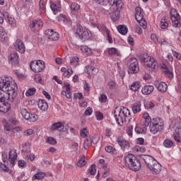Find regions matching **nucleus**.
I'll return each mask as SVG.
<instances>
[{
    "mask_svg": "<svg viewBox=\"0 0 181 181\" xmlns=\"http://www.w3.org/2000/svg\"><path fill=\"white\" fill-rule=\"evenodd\" d=\"M139 82L138 81H136V82H134L131 87H130V90H132V91H138V90L139 89Z\"/></svg>",
    "mask_w": 181,
    "mask_h": 181,
    "instance_id": "nucleus-50",
    "label": "nucleus"
},
{
    "mask_svg": "<svg viewBox=\"0 0 181 181\" xmlns=\"http://www.w3.org/2000/svg\"><path fill=\"white\" fill-rule=\"evenodd\" d=\"M79 62L80 59L77 57H74L70 59V64L71 66H74V67H77V66H78Z\"/></svg>",
    "mask_w": 181,
    "mask_h": 181,
    "instance_id": "nucleus-41",
    "label": "nucleus"
},
{
    "mask_svg": "<svg viewBox=\"0 0 181 181\" xmlns=\"http://www.w3.org/2000/svg\"><path fill=\"white\" fill-rule=\"evenodd\" d=\"M95 117L97 121H103L104 119V115L101 112H96Z\"/></svg>",
    "mask_w": 181,
    "mask_h": 181,
    "instance_id": "nucleus-57",
    "label": "nucleus"
},
{
    "mask_svg": "<svg viewBox=\"0 0 181 181\" xmlns=\"http://www.w3.org/2000/svg\"><path fill=\"white\" fill-rule=\"evenodd\" d=\"M39 117L37 116V115L35 114V113H30L27 121H29L30 122H36V121H37Z\"/></svg>",
    "mask_w": 181,
    "mask_h": 181,
    "instance_id": "nucleus-38",
    "label": "nucleus"
},
{
    "mask_svg": "<svg viewBox=\"0 0 181 181\" xmlns=\"http://www.w3.org/2000/svg\"><path fill=\"white\" fill-rule=\"evenodd\" d=\"M162 69L163 70V73L166 77L170 78V80H172L173 78V71H170L169 68L168 67L167 64H163L162 65Z\"/></svg>",
    "mask_w": 181,
    "mask_h": 181,
    "instance_id": "nucleus-22",
    "label": "nucleus"
},
{
    "mask_svg": "<svg viewBox=\"0 0 181 181\" xmlns=\"http://www.w3.org/2000/svg\"><path fill=\"white\" fill-rule=\"evenodd\" d=\"M141 102L135 103L132 107L133 114H139V112H141Z\"/></svg>",
    "mask_w": 181,
    "mask_h": 181,
    "instance_id": "nucleus-33",
    "label": "nucleus"
},
{
    "mask_svg": "<svg viewBox=\"0 0 181 181\" xmlns=\"http://www.w3.org/2000/svg\"><path fill=\"white\" fill-rule=\"evenodd\" d=\"M105 151H106L107 153H111L112 155H115V153H117V149L115 147H112V146H107L105 148Z\"/></svg>",
    "mask_w": 181,
    "mask_h": 181,
    "instance_id": "nucleus-40",
    "label": "nucleus"
},
{
    "mask_svg": "<svg viewBox=\"0 0 181 181\" xmlns=\"http://www.w3.org/2000/svg\"><path fill=\"white\" fill-rule=\"evenodd\" d=\"M173 54L174 57H175L177 60H181V54L180 52H177L173 49H172Z\"/></svg>",
    "mask_w": 181,
    "mask_h": 181,
    "instance_id": "nucleus-61",
    "label": "nucleus"
},
{
    "mask_svg": "<svg viewBox=\"0 0 181 181\" xmlns=\"http://www.w3.org/2000/svg\"><path fill=\"white\" fill-rule=\"evenodd\" d=\"M64 87L66 88V91L67 92L66 98H71V88L69 83H65Z\"/></svg>",
    "mask_w": 181,
    "mask_h": 181,
    "instance_id": "nucleus-44",
    "label": "nucleus"
},
{
    "mask_svg": "<svg viewBox=\"0 0 181 181\" xmlns=\"http://www.w3.org/2000/svg\"><path fill=\"white\" fill-rule=\"evenodd\" d=\"M126 132L130 138H132L133 136V133H134V126H129L127 128Z\"/></svg>",
    "mask_w": 181,
    "mask_h": 181,
    "instance_id": "nucleus-51",
    "label": "nucleus"
},
{
    "mask_svg": "<svg viewBox=\"0 0 181 181\" xmlns=\"http://www.w3.org/2000/svg\"><path fill=\"white\" fill-rule=\"evenodd\" d=\"M8 63H10V64L12 66H16L19 64V55H18V53H11L8 56Z\"/></svg>",
    "mask_w": 181,
    "mask_h": 181,
    "instance_id": "nucleus-18",
    "label": "nucleus"
},
{
    "mask_svg": "<svg viewBox=\"0 0 181 181\" xmlns=\"http://www.w3.org/2000/svg\"><path fill=\"white\" fill-rule=\"evenodd\" d=\"M9 25H11V26L15 27L16 26V21H15V18L10 17L8 18Z\"/></svg>",
    "mask_w": 181,
    "mask_h": 181,
    "instance_id": "nucleus-63",
    "label": "nucleus"
},
{
    "mask_svg": "<svg viewBox=\"0 0 181 181\" xmlns=\"http://www.w3.org/2000/svg\"><path fill=\"white\" fill-rule=\"evenodd\" d=\"M33 129H28L26 131L23 132V135H25V136H30V135H33Z\"/></svg>",
    "mask_w": 181,
    "mask_h": 181,
    "instance_id": "nucleus-62",
    "label": "nucleus"
},
{
    "mask_svg": "<svg viewBox=\"0 0 181 181\" xmlns=\"http://www.w3.org/2000/svg\"><path fill=\"white\" fill-rule=\"evenodd\" d=\"M0 170H2L3 172L8 173L9 172V167L7 166L5 163H0Z\"/></svg>",
    "mask_w": 181,
    "mask_h": 181,
    "instance_id": "nucleus-54",
    "label": "nucleus"
},
{
    "mask_svg": "<svg viewBox=\"0 0 181 181\" xmlns=\"http://www.w3.org/2000/svg\"><path fill=\"white\" fill-rule=\"evenodd\" d=\"M16 160H18V153L16 150L11 149L8 153V162H9L10 165L13 168L15 165H16Z\"/></svg>",
    "mask_w": 181,
    "mask_h": 181,
    "instance_id": "nucleus-12",
    "label": "nucleus"
},
{
    "mask_svg": "<svg viewBox=\"0 0 181 181\" xmlns=\"http://www.w3.org/2000/svg\"><path fill=\"white\" fill-rule=\"evenodd\" d=\"M61 71L63 73L62 76L64 77V78H70L73 74V69H66L65 67H62L61 68Z\"/></svg>",
    "mask_w": 181,
    "mask_h": 181,
    "instance_id": "nucleus-25",
    "label": "nucleus"
},
{
    "mask_svg": "<svg viewBox=\"0 0 181 181\" xmlns=\"http://www.w3.org/2000/svg\"><path fill=\"white\" fill-rule=\"evenodd\" d=\"M134 132L136 134H146V127H141L139 126H136L134 128Z\"/></svg>",
    "mask_w": 181,
    "mask_h": 181,
    "instance_id": "nucleus-39",
    "label": "nucleus"
},
{
    "mask_svg": "<svg viewBox=\"0 0 181 181\" xmlns=\"http://www.w3.org/2000/svg\"><path fill=\"white\" fill-rule=\"evenodd\" d=\"M116 141L117 142L118 145L120 146L121 149H129V141H127L124 139H122L121 137H118L116 140Z\"/></svg>",
    "mask_w": 181,
    "mask_h": 181,
    "instance_id": "nucleus-19",
    "label": "nucleus"
},
{
    "mask_svg": "<svg viewBox=\"0 0 181 181\" xmlns=\"http://www.w3.org/2000/svg\"><path fill=\"white\" fill-rule=\"evenodd\" d=\"M81 138H87L88 136V134H90V132L88 131V129L83 128L80 132Z\"/></svg>",
    "mask_w": 181,
    "mask_h": 181,
    "instance_id": "nucleus-47",
    "label": "nucleus"
},
{
    "mask_svg": "<svg viewBox=\"0 0 181 181\" xmlns=\"http://www.w3.org/2000/svg\"><path fill=\"white\" fill-rule=\"evenodd\" d=\"M18 86L12 78H0V112L6 114L11 110V103L16 98Z\"/></svg>",
    "mask_w": 181,
    "mask_h": 181,
    "instance_id": "nucleus-1",
    "label": "nucleus"
},
{
    "mask_svg": "<svg viewBox=\"0 0 181 181\" xmlns=\"http://www.w3.org/2000/svg\"><path fill=\"white\" fill-rule=\"evenodd\" d=\"M86 163H87V162L86 161V157L83 156L78 161L77 166H78L79 168H81L84 166Z\"/></svg>",
    "mask_w": 181,
    "mask_h": 181,
    "instance_id": "nucleus-55",
    "label": "nucleus"
},
{
    "mask_svg": "<svg viewBox=\"0 0 181 181\" xmlns=\"http://www.w3.org/2000/svg\"><path fill=\"white\" fill-rule=\"evenodd\" d=\"M94 28H97L100 32H101L104 35H105L108 32H110L109 29L107 28L104 24H97L95 23H92Z\"/></svg>",
    "mask_w": 181,
    "mask_h": 181,
    "instance_id": "nucleus-21",
    "label": "nucleus"
},
{
    "mask_svg": "<svg viewBox=\"0 0 181 181\" xmlns=\"http://www.w3.org/2000/svg\"><path fill=\"white\" fill-rule=\"evenodd\" d=\"M14 47L17 52L19 53H25L26 48L25 47V44L22 42L21 39H18L16 41Z\"/></svg>",
    "mask_w": 181,
    "mask_h": 181,
    "instance_id": "nucleus-20",
    "label": "nucleus"
},
{
    "mask_svg": "<svg viewBox=\"0 0 181 181\" xmlns=\"http://www.w3.org/2000/svg\"><path fill=\"white\" fill-rule=\"evenodd\" d=\"M117 30L120 35H127V33H128V28H127L125 25H119L117 27Z\"/></svg>",
    "mask_w": 181,
    "mask_h": 181,
    "instance_id": "nucleus-36",
    "label": "nucleus"
},
{
    "mask_svg": "<svg viewBox=\"0 0 181 181\" xmlns=\"http://www.w3.org/2000/svg\"><path fill=\"white\" fill-rule=\"evenodd\" d=\"M95 172H97V165H95V164H92L88 169V173L93 175H95Z\"/></svg>",
    "mask_w": 181,
    "mask_h": 181,
    "instance_id": "nucleus-43",
    "label": "nucleus"
},
{
    "mask_svg": "<svg viewBox=\"0 0 181 181\" xmlns=\"http://www.w3.org/2000/svg\"><path fill=\"white\" fill-rule=\"evenodd\" d=\"M47 143L49 144V145H56L57 144V141L54 137L49 136L47 139Z\"/></svg>",
    "mask_w": 181,
    "mask_h": 181,
    "instance_id": "nucleus-53",
    "label": "nucleus"
},
{
    "mask_svg": "<svg viewBox=\"0 0 181 181\" xmlns=\"http://www.w3.org/2000/svg\"><path fill=\"white\" fill-rule=\"evenodd\" d=\"M91 144H93V139H86L83 143L84 149H88L91 146Z\"/></svg>",
    "mask_w": 181,
    "mask_h": 181,
    "instance_id": "nucleus-46",
    "label": "nucleus"
},
{
    "mask_svg": "<svg viewBox=\"0 0 181 181\" xmlns=\"http://www.w3.org/2000/svg\"><path fill=\"white\" fill-rule=\"evenodd\" d=\"M140 160L141 162H144L148 168L151 165H153V163L156 161V159L149 155H141Z\"/></svg>",
    "mask_w": 181,
    "mask_h": 181,
    "instance_id": "nucleus-11",
    "label": "nucleus"
},
{
    "mask_svg": "<svg viewBox=\"0 0 181 181\" xmlns=\"http://www.w3.org/2000/svg\"><path fill=\"white\" fill-rule=\"evenodd\" d=\"M75 33L81 40H88L91 36L88 29L83 28V26L79 24L76 25Z\"/></svg>",
    "mask_w": 181,
    "mask_h": 181,
    "instance_id": "nucleus-6",
    "label": "nucleus"
},
{
    "mask_svg": "<svg viewBox=\"0 0 181 181\" xmlns=\"http://www.w3.org/2000/svg\"><path fill=\"white\" fill-rule=\"evenodd\" d=\"M134 151H136V152H145L146 151V148L144 146H134Z\"/></svg>",
    "mask_w": 181,
    "mask_h": 181,
    "instance_id": "nucleus-60",
    "label": "nucleus"
},
{
    "mask_svg": "<svg viewBox=\"0 0 181 181\" xmlns=\"http://www.w3.org/2000/svg\"><path fill=\"white\" fill-rule=\"evenodd\" d=\"M120 16H121V11L113 10L110 16V18L112 22H117V21L119 20Z\"/></svg>",
    "mask_w": 181,
    "mask_h": 181,
    "instance_id": "nucleus-29",
    "label": "nucleus"
},
{
    "mask_svg": "<svg viewBox=\"0 0 181 181\" xmlns=\"http://www.w3.org/2000/svg\"><path fill=\"white\" fill-rule=\"evenodd\" d=\"M154 86L160 93H166L168 91V84L165 82L155 81Z\"/></svg>",
    "mask_w": 181,
    "mask_h": 181,
    "instance_id": "nucleus-17",
    "label": "nucleus"
},
{
    "mask_svg": "<svg viewBox=\"0 0 181 181\" xmlns=\"http://www.w3.org/2000/svg\"><path fill=\"white\" fill-rule=\"evenodd\" d=\"M108 98L106 96L105 94H102L99 98L100 103H106Z\"/></svg>",
    "mask_w": 181,
    "mask_h": 181,
    "instance_id": "nucleus-64",
    "label": "nucleus"
},
{
    "mask_svg": "<svg viewBox=\"0 0 181 181\" xmlns=\"http://www.w3.org/2000/svg\"><path fill=\"white\" fill-rule=\"evenodd\" d=\"M80 50L86 56H91L93 54V49L86 45L80 46Z\"/></svg>",
    "mask_w": 181,
    "mask_h": 181,
    "instance_id": "nucleus-27",
    "label": "nucleus"
},
{
    "mask_svg": "<svg viewBox=\"0 0 181 181\" xmlns=\"http://www.w3.org/2000/svg\"><path fill=\"white\" fill-rule=\"evenodd\" d=\"M108 2L114 11H122L124 8V2L122 0H109Z\"/></svg>",
    "mask_w": 181,
    "mask_h": 181,
    "instance_id": "nucleus-13",
    "label": "nucleus"
},
{
    "mask_svg": "<svg viewBox=\"0 0 181 181\" xmlns=\"http://www.w3.org/2000/svg\"><path fill=\"white\" fill-rule=\"evenodd\" d=\"M46 177V173L38 172L33 176V180H42Z\"/></svg>",
    "mask_w": 181,
    "mask_h": 181,
    "instance_id": "nucleus-32",
    "label": "nucleus"
},
{
    "mask_svg": "<svg viewBox=\"0 0 181 181\" xmlns=\"http://www.w3.org/2000/svg\"><path fill=\"white\" fill-rule=\"evenodd\" d=\"M93 114V108L90 107H88L85 110L84 115H86V117H90Z\"/></svg>",
    "mask_w": 181,
    "mask_h": 181,
    "instance_id": "nucleus-59",
    "label": "nucleus"
},
{
    "mask_svg": "<svg viewBox=\"0 0 181 181\" xmlns=\"http://www.w3.org/2000/svg\"><path fill=\"white\" fill-rule=\"evenodd\" d=\"M36 94V88H30L25 92L26 97H30Z\"/></svg>",
    "mask_w": 181,
    "mask_h": 181,
    "instance_id": "nucleus-45",
    "label": "nucleus"
},
{
    "mask_svg": "<svg viewBox=\"0 0 181 181\" xmlns=\"http://www.w3.org/2000/svg\"><path fill=\"white\" fill-rule=\"evenodd\" d=\"M37 105L41 111H47L49 108V105L47 104V102H46V100L44 99H40L37 102Z\"/></svg>",
    "mask_w": 181,
    "mask_h": 181,
    "instance_id": "nucleus-23",
    "label": "nucleus"
},
{
    "mask_svg": "<svg viewBox=\"0 0 181 181\" xmlns=\"http://www.w3.org/2000/svg\"><path fill=\"white\" fill-rule=\"evenodd\" d=\"M174 144H173V141H172L170 139H165L164 141H163V146H165V148H172V146H173Z\"/></svg>",
    "mask_w": 181,
    "mask_h": 181,
    "instance_id": "nucleus-49",
    "label": "nucleus"
},
{
    "mask_svg": "<svg viewBox=\"0 0 181 181\" xmlns=\"http://www.w3.org/2000/svg\"><path fill=\"white\" fill-rule=\"evenodd\" d=\"M148 169L153 175H159L162 170V165L158 162V160H156V162L153 163Z\"/></svg>",
    "mask_w": 181,
    "mask_h": 181,
    "instance_id": "nucleus-14",
    "label": "nucleus"
},
{
    "mask_svg": "<svg viewBox=\"0 0 181 181\" xmlns=\"http://www.w3.org/2000/svg\"><path fill=\"white\" fill-rule=\"evenodd\" d=\"M21 114L22 117H23L27 120L30 113H29V112L28 111V110H26V108L23 107L21 109Z\"/></svg>",
    "mask_w": 181,
    "mask_h": 181,
    "instance_id": "nucleus-48",
    "label": "nucleus"
},
{
    "mask_svg": "<svg viewBox=\"0 0 181 181\" xmlns=\"http://www.w3.org/2000/svg\"><path fill=\"white\" fill-rule=\"evenodd\" d=\"M173 138L175 142L177 144H181V136H180V130H175L174 134H173Z\"/></svg>",
    "mask_w": 181,
    "mask_h": 181,
    "instance_id": "nucleus-34",
    "label": "nucleus"
},
{
    "mask_svg": "<svg viewBox=\"0 0 181 181\" xmlns=\"http://www.w3.org/2000/svg\"><path fill=\"white\" fill-rule=\"evenodd\" d=\"M71 10L73 11L74 12H76V11H78L80 9V5L77 3H72L70 5Z\"/></svg>",
    "mask_w": 181,
    "mask_h": 181,
    "instance_id": "nucleus-52",
    "label": "nucleus"
},
{
    "mask_svg": "<svg viewBox=\"0 0 181 181\" xmlns=\"http://www.w3.org/2000/svg\"><path fill=\"white\" fill-rule=\"evenodd\" d=\"M170 19L173 22L174 28H181L180 15L175 8H171L170 11Z\"/></svg>",
    "mask_w": 181,
    "mask_h": 181,
    "instance_id": "nucleus-8",
    "label": "nucleus"
},
{
    "mask_svg": "<svg viewBox=\"0 0 181 181\" xmlns=\"http://www.w3.org/2000/svg\"><path fill=\"white\" fill-rule=\"evenodd\" d=\"M143 118L144 119V127H149V124L152 122V119L149 116V113L144 112L143 114Z\"/></svg>",
    "mask_w": 181,
    "mask_h": 181,
    "instance_id": "nucleus-31",
    "label": "nucleus"
},
{
    "mask_svg": "<svg viewBox=\"0 0 181 181\" xmlns=\"http://www.w3.org/2000/svg\"><path fill=\"white\" fill-rule=\"evenodd\" d=\"M26 161H25L24 160H19L18 161V166L20 168H26Z\"/></svg>",
    "mask_w": 181,
    "mask_h": 181,
    "instance_id": "nucleus-58",
    "label": "nucleus"
},
{
    "mask_svg": "<svg viewBox=\"0 0 181 181\" xmlns=\"http://www.w3.org/2000/svg\"><path fill=\"white\" fill-rule=\"evenodd\" d=\"M115 118L118 125L122 127V125H124V122H129V121H131V112L129 108L123 107L120 109L119 115H115Z\"/></svg>",
    "mask_w": 181,
    "mask_h": 181,
    "instance_id": "nucleus-3",
    "label": "nucleus"
},
{
    "mask_svg": "<svg viewBox=\"0 0 181 181\" xmlns=\"http://www.w3.org/2000/svg\"><path fill=\"white\" fill-rule=\"evenodd\" d=\"M107 53L109 56H114L115 54H119L118 49L115 47L107 48Z\"/></svg>",
    "mask_w": 181,
    "mask_h": 181,
    "instance_id": "nucleus-42",
    "label": "nucleus"
},
{
    "mask_svg": "<svg viewBox=\"0 0 181 181\" xmlns=\"http://www.w3.org/2000/svg\"><path fill=\"white\" fill-rule=\"evenodd\" d=\"M0 40L1 42H6L8 40V34L4 27H0Z\"/></svg>",
    "mask_w": 181,
    "mask_h": 181,
    "instance_id": "nucleus-30",
    "label": "nucleus"
},
{
    "mask_svg": "<svg viewBox=\"0 0 181 181\" xmlns=\"http://www.w3.org/2000/svg\"><path fill=\"white\" fill-rule=\"evenodd\" d=\"M45 36L47 37L49 40H59L60 35H59V33L53 31L52 29L47 30L45 31Z\"/></svg>",
    "mask_w": 181,
    "mask_h": 181,
    "instance_id": "nucleus-15",
    "label": "nucleus"
},
{
    "mask_svg": "<svg viewBox=\"0 0 181 181\" xmlns=\"http://www.w3.org/2000/svg\"><path fill=\"white\" fill-rule=\"evenodd\" d=\"M129 66V73L132 74H136L139 72V64L136 58H132L127 62Z\"/></svg>",
    "mask_w": 181,
    "mask_h": 181,
    "instance_id": "nucleus-10",
    "label": "nucleus"
},
{
    "mask_svg": "<svg viewBox=\"0 0 181 181\" xmlns=\"http://www.w3.org/2000/svg\"><path fill=\"white\" fill-rule=\"evenodd\" d=\"M140 62L141 63H146V65L147 67H149L151 69L152 71H155L156 70H158V61L155 59V58L146 55L140 57Z\"/></svg>",
    "mask_w": 181,
    "mask_h": 181,
    "instance_id": "nucleus-5",
    "label": "nucleus"
},
{
    "mask_svg": "<svg viewBox=\"0 0 181 181\" xmlns=\"http://www.w3.org/2000/svg\"><path fill=\"white\" fill-rule=\"evenodd\" d=\"M124 163L127 168L134 172H138L141 169V161L132 153H128L125 156Z\"/></svg>",
    "mask_w": 181,
    "mask_h": 181,
    "instance_id": "nucleus-2",
    "label": "nucleus"
},
{
    "mask_svg": "<svg viewBox=\"0 0 181 181\" xmlns=\"http://www.w3.org/2000/svg\"><path fill=\"white\" fill-rule=\"evenodd\" d=\"M30 67L34 73H40V71L45 70L46 65L42 60L40 59L36 62L33 61L30 64Z\"/></svg>",
    "mask_w": 181,
    "mask_h": 181,
    "instance_id": "nucleus-9",
    "label": "nucleus"
},
{
    "mask_svg": "<svg viewBox=\"0 0 181 181\" xmlns=\"http://www.w3.org/2000/svg\"><path fill=\"white\" fill-rule=\"evenodd\" d=\"M135 19L141 28L144 29L146 28V21H145V19L144 18V10L139 6H137L135 8Z\"/></svg>",
    "mask_w": 181,
    "mask_h": 181,
    "instance_id": "nucleus-7",
    "label": "nucleus"
},
{
    "mask_svg": "<svg viewBox=\"0 0 181 181\" xmlns=\"http://www.w3.org/2000/svg\"><path fill=\"white\" fill-rule=\"evenodd\" d=\"M153 90H155L153 86H145L141 89V93L144 95H149V94L153 92Z\"/></svg>",
    "mask_w": 181,
    "mask_h": 181,
    "instance_id": "nucleus-26",
    "label": "nucleus"
},
{
    "mask_svg": "<svg viewBox=\"0 0 181 181\" xmlns=\"http://www.w3.org/2000/svg\"><path fill=\"white\" fill-rule=\"evenodd\" d=\"M165 127L163 119L160 117H153L151 122L149 124L150 132L153 135L161 132Z\"/></svg>",
    "mask_w": 181,
    "mask_h": 181,
    "instance_id": "nucleus-4",
    "label": "nucleus"
},
{
    "mask_svg": "<svg viewBox=\"0 0 181 181\" xmlns=\"http://www.w3.org/2000/svg\"><path fill=\"white\" fill-rule=\"evenodd\" d=\"M57 20L58 22H63L65 25H70L71 23L70 18L64 14H59V16L57 17Z\"/></svg>",
    "mask_w": 181,
    "mask_h": 181,
    "instance_id": "nucleus-24",
    "label": "nucleus"
},
{
    "mask_svg": "<svg viewBox=\"0 0 181 181\" xmlns=\"http://www.w3.org/2000/svg\"><path fill=\"white\" fill-rule=\"evenodd\" d=\"M146 110H151L155 107V104L153 102H146L144 103Z\"/></svg>",
    "mask_w": 181,
    "mask_h": 181,
    "instance_id": "nucleus-56",
    "label": "nucleus"
},
{
    "mask_svg": "<svg viewBox=\"0 0 181 181\" xmlns=\"http://www.w3.org/2000/svg\"><path fill=\"white\" fill-rule=\"evenodd\" d=\"M160 28L163 30L168 29L169 28V23H168V20L166 19V17H163L160 21Z\"/></svg>",
    "mask_w": 181,
    "mask_h": 181,
    "instance_id": "nucleus-35",
    "label": "nucleus"
},
{
    "mask_svg": "<svg viewBox=\"0 0 181 181\" xmlns=\"http://www.w3.org/2000/svg\"><path fill=\"white\" fill-rule=\"evenodd\" d=\"M50 8L52 12L56 15V13H59L62 11V1H57V2H53L50 1Z\"/></svg>",
    "mask_w": 181,
    "mask_h": 181,
    "instance_id": "nucleus-16",
    "label": "nucleus"
},
{
    "mask_svg": "<svg viewBox=\"0 0 181 181\" xmlns=\"http://www.w3.org/2000/svg\"><path fill=\"white\" fill-rule=\"evenodd\" d=\"M60 128H62V129L64 128V124H63L62 122H58L52 124L50 129L51 131H62L60 130Z\"/></svg>",
    "mask_w": 181,
    "mask_h": 181,
    "instance_id": "nucleus-28",
    "label": "nucleus"
},
{
    "mask_svg": "<svg viewBox=\"0 0 181 181\" xmlns=\"http://www.w3.org/2000/svg\"><path fill=\"white\" fill-rule=\"evenodd\" d=\"M39 11L41 13H45V12H46V4H45V0H40Z\"/></svg>",
    "mask_w": 181,
    "mask_h": 181,
    "instance_id": "nucleus-37",
    "label": "nucleus"
}]
</instances>
